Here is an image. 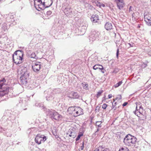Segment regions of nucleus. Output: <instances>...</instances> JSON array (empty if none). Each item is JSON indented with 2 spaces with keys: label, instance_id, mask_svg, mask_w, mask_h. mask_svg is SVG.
I'll use <instances>...</instances> for the list:
<instances>
[{
  "label": "nucleus",
  "instance_id": "18",
  "mask_svg": "<svg viewBox=\"0 0 151 151\" xmlns=\"http://www.w3.org/2000/svg\"><path fill=\"white\" fill-rule=\"evenodd\" d=\"M29 57L35 58L36 59L38 58V57L35 52H31V51H29Z\"/></svg>",
  "mask_w": 151,
  "mask_h": 151
},
{
  "label": "nucleus",
  "instance_id": "41",
  "mask_svg": "<svg viewBox=\"0 0 151 151\" xmlns=\"http://www.w3.org/2000/svg\"><path fill=\"white\" fill-rule=\"evenodd\" d=\"M116 102H115L114 103V104L113 103L112 107V109H113L114 108V107L116 105Z\"/></svg>",
  "mask_w": 151,
  "mask_h": 151
},
{
  "label": "nucleus",
  "instance_id": "12",
  "mask_svg": "<svg viewBox=\"0 0 151 151\" xmlns=\"http://www.w3.org/2000/svg\"><path fill=\"white\" fill-rule=\"evenodd\" d=\"M65 13L67 16L72 17L73 14L72 9L70 8H67L65 10Z\"/></svg>",
  "mask_w": 151,
  "mask_h": 151
},
{
  "label": "nucleus",
  "instance_id": "7",
  "mask_svg": "<svg viewBox=\"0 0 151 151\" xmlns=\"http://www.w3.org/2000/svg\"><path fill=\"white\" fill-rule=\"evenodd\" d=\"M32 68L34 71L37 72L39 71L41 68L40 63L34 62L32 64Z\"/></svg>",
  "mask_w": 151,
  "mask_h": 151
},
{
  "label": "nucleus",
  "instance_id": "40",
  "mask_svg": "<svg viewBox=\"0 0 151 151\" xmlns=\"http://www.w3.org/2000/svg\"><path fill=\"white\" fill-rule=\"evenodd\" d=\"M128 44L129 45L130 47H132L134 45V44L132 42L131 43H128Z\"/></svg>",
  "mask_w": 151,
  "mask_h": 151
},
{
  "label": "nucleus",
  "instance_id": "54",
  "mask_svg": "<svg viewBox=\"0 0 151 151\" xmlns=\"http://www.w3.org/2000/svg\"><path fill=\"white\" fill-rule=\"evenodd\" d=\"M113 101H114V102L115 101V99H113Z\"/></svg>",
  "mask_w": 151,
  "mask_h": 151
},
{
  "label": "nucleus",
  "instance_id": "44",
  "mask_svg": "<svg viewBox=\"0 0 151 151\" xmlns=\"http://www.w3.org/2000/svg\"><path fill=\"white\" fill-rule=\"evenodd\" d=\"M132 8V7L131 6H130V7L129 8V12H130L131 11H132V9H131Z\"/></svg>",
  "mask_w": 151,
  "mask_h": 151
},
{
  "label": "nucleus",
  "instance_id": "35",
  "mask_svg": "<svg viewBox=\"0 0 151 151\" xmlns=\"http://www.w3.org/2000/svg\"><path fill=\"white\" fill-rule=\"evenodd\" d=\"M49 0V1L50 3V5H49V6H46V7H48L52 5V2H53L52 0Z\"/></svg>",
  "mask_w": 151,
  "mask_h": 151
},
{
  "label": "nucleus",
  "instance_id": "33",
  "mask_svg": "<svg viewBox=\"0 0 151 151\" xmlns=\"http://www.w3.org/2000/svg\"><path fill=\"white\" fill-rule=\"evenodd\" d=\"M107 105L106 104H104L102 105V108L103 109H105L107 107Z\"/></svg>",
  "mask_w": 151,
  "mask_h": 151
},
{
  "label": "nucleus",
  "instance_id": "25",
  "mask_svg": "<svg viewBox=\"0 0 151 151\" xmlns=\"http://www.w3.org/2000/svg\"><path fill=\"white\" fill-rule=\"evenodd\" d=\"M7 29V27L4 24L1 27L2 31L3 32L6 31Z\"/></svg>",
  "mask_w": 151,
  "mask_h": 151
},
{
  "label": "nucleus",
  "instance_id": "17",
  "mask_svg": "<svg viewBox=\"0 0 151 151\" xmlns=\"http://www.w3.org/2000/svg\"><path fill=\"white\" fill-rule=\"evenodd\" d=\"M28 79H26L24 78L22 76H21L20 78V82L22 84H26L27 83V80Z\"/></svg>",
  "mask_w": 151,
  "mask_h": 151
},
{
  "label": "nucleus",
  "instance_id": "37",
  "mask_svg": "<svg viewBox=\"0 0 151 151\" xmlns=\"http://www.w3.org/2000/svg\"><path fill=\"white\" fill-rule=\"evenodd\" d=\"M52 12L51 11H49L47 12V14L48 16H50L52 14Z\"/></svg>",
  "mask_w": 151,
  "mask_h": 151
},
{
  "label": "nucleus",
  "instance_id": "32",
  "mask_svg": "<svg viewBox=\"0 0 151 151\" xmlns=\"http://www.w3.org/2000/svg\"><path fill=\"white\" fill-rule=\"evenodd\" d=\"M103 93V91H101L98 92L97 93L96 97L98 98L101 95V94Z\"/></svg>",
  "mask_w": 151,
  "mask_h": 151
},
{
  "label": "nucleus",
  "instance_id": "27",
  "mask_svg": "<svg viewBox=\"0 0 151 151\" xmlns=\"http://www.w3.org/2000/svg\"><path fill=\"white\" fill-rule=\"evenodd\" d=\"M122 81H119L118 83H117L116 84L115 86H114L115 88H117L119 86H120L121 84H122Z\"/></svg>",
  "mask_w": 151,
  "mask_h": 151
},
{
  "label": "nucleus",
  "instance_id": "11",
  "mask_svg": "<svg viewBox=\"0 0 151 151\" xmlns=\"http://www.w3.org/2000/svg\"><path fill=\"white\" fill-rule=\"evenodd\" d=\"M74 111H75L76 113V114L74 113V114H75V116H77L83 114V109L80 107H78L76 108L75 109H74Z\"/></svg>",
  "mask_w": 151,
  "mask_h": 151
},
{
  "label": "nucleus",
  "instance_id": "28",
  "mask_svg": "<svg viewBox=\"0 0 151 151\" xmlns=\"http://www.w3.org/2000/svg\"><path fill=\"white\" fill-rule=\"evenodd\" d=\"M99 66H100L99 65H95L93 66V69L94 70H96L97 69H99V70L100 68H99Z\"/></svg>",
  "mask_w": 151,
  "mask_h": 151
},
{
  "label": "nucleus",
  "instance_id": "20",
  "mask_svg": "<svg viewBox=\"0 0 151 151\" xmlns=\"http://www.w3.org/2000/svg\"><path fill=\"white\" fill-rule=\"evenodd\" d=\"M55 113V116L53 117V119L56 120H58L61 117V116L57 112H54Z\"/></svg>",
  "mask_w": 151,
  "mask_h": 151
},
{
  "label": "nucleus",
  "instance_id": "6",
  "mask_svg": "<svg viewBox=\"0 0 151 151\" xmlns=\"http://www.w3.org/2000/svg\"><path fill=\"white\" fill-rule=\"evenodd\" d=\"M100 35V33L96 30L93 31L89 36V40L90 41H93L96 39L97 37H99Z\"/></svg>",
  "mask_w": 151,
  "mask_h": 151
},
{
  "label": "nucleus",
  "instance_id": "19",
  "mask_svg": "<svg viewBox=\"0 0 151 151\" xmlns=\"http://www.w3.org/2000/svg\"><path fill=\"white\" fill-rule=\"evenodd\" d=\"M140 105V104H139L138 105L137 104V106H136V110L135 111H134V114L137 116H138V114H137V111H138V112H139V114H142V111H143V109H137V107L138 106V105Z\"/></svg>",
  "mask_w": 151,
  "mask_h": 151
},
{
  "label": "nucleus",
  "instance_id": "16",
  "mask_svg": "<svg viewBox=\"0 0 151 151\" xmlns=\"http://www.w3.org/2000/svg\"><path fill=\"white\" fill-rule=\"evenodd\" d=\"M112 24L111 23L107 22L105 25V28L107 30H109L112 28Z\"/></svg>",
  "mask_w": 151,
  "mask_h": 151
},
{
  "label": "nucleus",
  "instance_id": "38",
  "mask_svg": "<svg viewBox=\"0 0 151 151\" xmlns=\"http://www.w3.org/2000/svg\"><path fill=\"white\" fill-rule=\"evenodd\" d=\"M119 52V49H117V51H116V56L117 58H118Z\"/></svg>",
  "mask_w": 151,
  "mask_h": 151
},
{
  "label": "nucleus",
  "instance_id": "21",
  "mask_svg": "<svg viewBox=\"0 0 151 151\" xmlns=\"http://www.w3.org/2000/svg\"><path fill=\"white\" fill-rule=\"evenodd\" d=\"M69 132H70L69 136L73 138H75L76 136V133L74 132L69 131Z\"/></svg>",
  "mask_w": 151,
  "mask_h": 151
},
{
  "label": "nucleus",
  "instance_id": "26",
  "mask_svg": "<svg viewBox=\"0 0 151 151\" xmlns=\"http://www.w3.org/2000/svg\"><path fill=\"white\" fill-rule=\"evenodd\" d=\"M38 2L39 3H41L40 4H42V5H43L46 8H47L46 7V6H49L50 4H48L47 5H46L45 3H46V2H45V1L43 3H42V0H38Z\"/></svg>",
  "mask_w": 151,
  "mask_h": 151
},
{
  "label": "nucleus",
  "instance_id": "49",
  "mask_svg": "<svg viewBox=\"0 0 151 151\" xmlns=\"http://www.w3.org/2000/svg\"><path fill=\"white\" fill-rule=\"evenodd\" d=\"M114 110H115L116 109V107H114Z\"/></svg>",
  "mask_w": 151,
  "mask_h": 151
},
{
  "label": "nucleus",
  "instance_id": "15",
  "mask_svg": "<svg viewBox=\"0 0 151 151\" xmlns=\"http://www.w3.org/2000/svg\"><path fill=\"white\" fill-rule=\"evenodd\" d=\"M94 151H110L109 149L103 147V146H100L98 149H96Z\"/></svg>",
  "mask_w": 151,
  "mask_h": 151
},
{
  "label": "nucleus",
  "instance_id": "53",
  "mask_svg": "<svg viewBox=\"0 0 151 151\" xmlns=\"http://www.w3.org/2000/svg\"><path fill=\"white\" fill-rule=\"evenodd\" d=\"M46 92H47V91H45V93H46Z\"/></svg>",
  "mask_w": 151,
  "mask_h": 151
},
{
  "label": "nucleus",
  "instance_id": "36",
  "mask_svg": "<svg viewBox=\"0 0 151 151\" xmlns=\"http://www.w3.org/2000/svg\"><path fill=\"white\" fill-rule=\"evenodd\" d=\"M122 99V96H121V95H119L117 96L116 98V99H118L120 100V99Z\"/></svg>",
  "mask_w": 151,
  "mask_h": 151
},
{
  "label": "nucleus",
  "instance_id": "29",
  "mask_svg": "<svg viewBox=\"0 0 151 151\" xmlns=\"http://www.w3.org/2000/svg\"><path fill=\"white\" fill-rule=\"evenodd\" d=\"M101 121L96 122V126H97L99 127H101Z\"/></svg>",
  "mask_w": 151,
  "mask_h": 151
},
{
  "label": "nucleus",
  "instance_id": "52",
  "mask_svg": "<svg viewBox=\"0 0 151 151\" xmlns=\"http://www.w3.org/2000/svg\"><path fill=\"white\" fill-rule=\"evenodd\" d=\"M146 66H147V65H145V67H145H145H146Z\"/></svg>",
  "mask_w": 151,
  "mask_h": 151
},
{
  "label": "nucleus",
  "instance_id": "30",
  "mask_svg": "<svg viewBox=\"0 0 151 151\" xmlns=\"http://www.w3.org/2000/svg\"><path fill=\"white\" fill-rule=\"evenodd\" d=\"M46 98L47 99V101H50V100L53 99L52 96V95H51L50 96H47L46 97Z\"/></svg>",
  "mask_w": 151,
  "mask_h": 151
},
{
  "label": "nucleus",
  "instance_id": "24",
  "mask_svg": "<svg viewBox=\"0 0 151 151\" xmlns=\"http://www.w3.org/2000/svg\"><path fill=\"white\" fill-rule=\"evenodd\" d=\"M119 151H129L127 148L124 147L120 148Z\"/></svg>",
  "mask_w": 151,
  "mask_h": 151
},
{
  "label": "nucleus",
  "instance_id": "13",
  "mask_svg": "<svg viewBox=\"0 0 151 151\" xmlns=\"http://www.w3.org/2000/svg\"><path fill=\"white\" fill-rule=\"evenodd\" d=\"M92 22L94 23L97 22V21L99 20V16L97 15H93L91 18Z\"/></svg>",
  "mask_w": 151,
  "mask_h": 151
},
{
  "label": "nucleus",
  "instance_id": "9",
  "mask_svg": "<svg viewBox=\"0 0 151 151\" xmlns=\"http://www.w3.org/2000/svg\"><path fill=\"white\" fill-rule=\"evenodd\" d=\"M54 112H56L55 111L52 110L48 109L46 111V114L47 116L49 117L52 120H53V117L55 116V113Z\"/></svg>",
  "mask_w": 151,
  "mask_h": 151
},
{
  "label": "nucleus",
  "instance_id": "43",
  "mask_svg": "<svg viewBox=\"0 0 151 151\" xmlns=\"http://www.w3.org/2000/svg\"><path fill=\"white\" fill-rule=\"evenodd\" d=\"M108 98H109V99L111 98V97H112L111 95V94H109L108 95Z\"/></svg>",
  "mask_w": 151,
  "mask_h": 151
},
{
  "label": "nucleus",
  "instance_id": "50",
  "mask_svg": "<svg viewBox=\"0 0 151 151\" xmlns=\"http://www.w3.org/2000/svg\"><path fill=\"white\" fill-rule=\"evenodd\" d=\"M115 71H116V69H115L113 72H115Z\"/></svg>",
  "mask_w": 151,
  "mask_h": 151
},
{
  "label": "nucleus",
  "instance_id": "14",
  "mask_svg": "<svg viewBox=\"0 0 151 151\" xmlns=\"http://www.w3.org/2000/svg\"><path fill=\"white\" fill-rule=\"evenodd\" d=\"M69 97L73 99H78L79 97V95L77 92H71Z\"/></svg>",
  "mask_w": 151,
  "mask_h": 151
},
{
  "label": "nucleus",
  "instance_id": "51",
  "mask_svg": "<svg viewBox=\"0 0 151 151\" xmlns=\"http://www.w3.org/2000/svg\"><path fill=\"white\" fill-rule=\"evenodd\" d=\"M136 113H137V114H138V113H139V112H138V111H137Z\"/></svg>",
  "mask_w": 151,
  "mask_h": 151
},
{
  "label": "nucleus",
  "instance_id": "4",
  "mask_svg": "<svg viewBox=\"0 0 151 151\" xmlns=\"http://www.w3.org/2000/svg\"><path fill=\"white\" fill-rule=\"evenodd\" d=\"M46 139V136L43 135L38 134L35 138V141L38 145H40L42 142H44Z\"/></svg>",
  "mask_w": 151,
  "mask_h": 151
},
{
  "label": "nucleus",
  "instance_id": "1",
  "mask_svg": "<svg viewBox=\"0 0 151 151\" xmlns=\"http://www.w3.org/2000/svg\"><path fill=\"white\" fill-rule=\"evenodd\" d=\"M24 52L21 50L15 51L12 55V59L14 63L16 65L21 64L23 60Z\"/></svg>",
  "mask_w": 151,
  "mask_h": 151
},
{
  "label": "nucleus",
  "instance_id": "23",
  "mask_svg": "<svg viewBox=\"0 0 151 151\" xmlns=\"http://www.w3.org/2000/svg\"><path fill=\"white\" fill-rule=\"evenodd\" d=\"M83 135V133L82 132H80L76 139V141H78V140L80 139V137Z\"/></svg>",
  "mask_w": 151,
  "mask_h": 151
},
{
  "label": "nucleus",
  "instance_id": "10",
  "mask_svg": "<svg viewBox=\"0 0 151 151\" xmlns=\"http://www.w3.org/2000/svg\"><path fill=\"white\" fill-rule=\"evenodd\" d=\"M27 104V101L25 100H24L22 99H20L18 105L22 107V109L24 110L27 109V108H24V107L26 106Z\"/></svg>",
  "mask_w": 151,
  "mask_h": 151
},
{
  "label": "nucleus",
  "instance_id": "22",
  "mask_svg": "<svg viewBox=\"0 0 151 151\" xmlns=\"http://www.w3.org/2000/svg\"><path fill=\"white\" fill-rule=\"evenodd\" d=\"M82 85L83 88L86 90H88V85L87 83H86L85 82L82 83Z\"/></svg>",
  "mask_w": 151,
  "mask_h": 151
},
{
  "label": "nucleus",
  "instance_id": "31",
  "mask_svg": "<svg viewBox=\"0 0 151 151\" xmlns=\"http://www.w3.org/2000/svg\"><path fill=\"white\" fill-rule=\"evenodd\" d=\"M101 68H100L99 70L101 71V72L103 73H104L105 71L106 70H105L103 68V67H101Z\"/></svg>",
  "mask_w": 151,
  "mask_h": 151
},
{
  "label": "nucleus",
  "instance_id": "45",
  "mask_svg": "<svg viewBox=\"0 0 151 151\" xmlns=\"http://www.w3.org/2000/svg\"><path fill=\"white\" fill-rule=\"evenodd\" d=\"M147 151H151V147H150Z\"/></svg>",
  "mask_w": 151,
  "mask_h": 151
},
{
  "label": "nucleus",
  "instance_id": "5",
  "mask_svg": "<svg viewBox=\"0 0 151 151\" xmlns=\"http://www.w3.org/2000/svg\"><path fill=\"white\" fill-rule=\"evenodd\" d=\"M21 76L26 79L29 78V72L26 67L23 68L21 70Z\"/></svg>",
  "mask_w": 151,
  "mask_h": 151
},
{
  "label": "nucleus",
  "instance_id": "2",
  "mask_svg": "<svg viewBox=\"0 0 151 151\" xmlns=\"http://www.w3.org/2000/svg\"><path fill=\"white\" fill-rule=\"evenodd\" d=\"M137 140V139L135 137L128 134L124 138L123 142L126 145L131 146L135 143Z\"/></svg>",
  "mask_w": 151,
  "mask_h": 151
},
{
  "label": "nucleus",
  "instance_id": "34",
  "mask_svg": "<svg viewBox=\"0 0 151 151\" xmlns=\"http://www.w3.org/2000/svg\"><path fill=\"white\" fill-rule=\"evenodd\" d=\"M148 21H146L147 24L149 26H151V20L150 19H147Z\"/></svg>",
  "mask_w": 151,
  "mask_h": 151
},
{
  "label": "nucleus",
  "instance_id": "48",
  "mask_svg": "<svg viewBox=\"0 0 151 151\" xmlns=\"http://www.w3.org/2000/svg\"><path fill=\"white\" fill-rule=\"evenodd\" d=\"M99 130V128H98L97 129V131H96V132H98Z\"/></svg>",
  "mask_w": 151,
  "mask_h": 151
},
{
  "label": "nucleus",
  "instance_id": "46",
  "mask_svg": "<svg viewBox=\"0 0 151 151\" xmlns=\"http://www.w3.org/2000/svg\"><path fill=\"white\" fill-rule=\"evenodd\" d=\"M139 109H143V108L141 106H139Z\"/></svg>",
  "mask_w": 151,
  "mask_h": 151
},
{
  "label": "nucleus",
  "instance_id": "8",
  "mask_svg": "<svg viewBox=\"0 0 151 151\" xmlns=\"http://www.w3.org/2000/svg\"><path fill=\"white\" fill-rule=\"evenodd\" d=\"M114 1L118 8L119 10H122L125 5L124 0H114Z\"/></svg>",
  "mask_w": 151,
  "mask_h": 151
},
{
  "label": "nucleus",
  "instance_id": "42",
  "mask_svg": "<svg viewBox=\"0 0 151 151\" xmlns=\"http://www.w3.org/2000/svg\"><path fill=\"white\" fill-rule=\"evenodd\" d=\"M128 103L127 102H125L122 105L123 106H125Z\"/></svg>",
  "mask_w": 151,
  "mask_h": 151
},
{
  "label": "nucleus",
  "instance_id": "3",
  "mask_svg": "<svg viewBox=\"0 0 151 151\" xmlns=\"http://www.w3.org/2000/svg\"><path fill=\"white\" fill-rule=\"evenodd\" d=\"M6 81L4 78L0 80V96H4L7 94L9 92V88L2 87Z\"/></svg>",
  "mask_w": 151,
  "mask_h": 151
},
{
  "label": "nucleus",
  "instance_id": "39",
  "mask_svg": "<svg viewBox=\"0 0 151 151\" xmlns=\"http://www.w3.org/2000/svg\"><path fill=\"white\" fill-rule=\"evenodd\" d=\"M83 144H81V145L80 146V149L81 150H82L83 149L84 145H83Z\"/></svg>",
  "mask_w": 151,
  "mask_h": 151
},
{
  "label": "nucleus",
  "instance_id": "47",
  "mask_svg": "<svg viewBox=\"0 0 151 151\" xmlns=\"http://www.w3.org/2000/svg\"><path fill=\"white\" fill-rule=\"evenodd\" d=\"M101 67H103V66H102V65H100V66H99V68H101Z\"/></svg>",
  "mask_w": 151,
  "mask_h": 151
}]
</instances>
